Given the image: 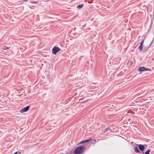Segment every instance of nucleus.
<instances>
[{
	"label": "nucleus",
	"mask_w": 154,
	"mask_h": 154,
	"mask_svg": "<svg viewBox=\"0 0 154 154\" xmlns=\"http://www.w3.org/2000/svg\"><path fill=\"white\" fill-rule=\"evenodd\" d=\"M86 147L83 145L78 147L74 151V152L76 154H82L85 152Z\"/></svg>",
	"instance_id": "1"
},
{
	"label": "nucleus",
	"mask_w": 154,
	"mask_h": 154,
	"mask_svg": "<svg viewBox=\"0 0 154 154\" xmlns=\"http://www.w3.org/2000/svg\"><path fill=\"white\" fill-rule=\"evenodd\" d=\"M61 50L59 48L54 46L52 49V53L54 54H56L57 52Z\"/></svg>",
	"instance_id": "2"
},
{
	"label": "nucleus",
	"mask_w": 154,
	"mask_h": 154,
	"mask_svg": "<svg viewBox=\"0 0 154 154\" xmlns=\"http://www.w3.org/2000/svg\"><path fill=\"white\" fill-rule=\"evenodd\" d=\"M138 70L140 72L146 70L151 71V69H150L146 68L144 67H141L139 68Z\"/></svg>",
	"instance_id": "3"
},
{
	"label": "nucleus",
	"mask_w": 154,
	"mask_h": 154,
	"mask_svg": "<svg viewBox=\"0 0 154 154\" xmlns=\"http://www.w3.org/2000/svg\"><path fill=\"white\" fill-rule=\"evenodd\" d=\"M30 107L29 106H27L26 107L24 108L23 109H22L20 110V113H22L23 112H27L29 109V108Z\"/></svg>",
	"instance_id": "4"
},
{
	"label": "nucleus",
	"mask_w": 154,
	"mask_h": 154,
	"mask_svg": "<svg viewBox=\"0 0 154 154\" xmlns=\"http://www.w3.org/2000/svg\"><path fill=\"white\" fill-rule=\"evenodd\" d=\"M138 147L139 149L141 151H143L145 148V146L142 144L139 145H138Z\"/></svg>",
	"instance_id": "5"
},
{
	"label": "nucleus",
	"mask_w": 154,
	"mask_h": 154,
	"mask_svg": "<svg viewBox=\"0 0 154 154\" xmlns=\"http://www.w3.org/2000/svg\"><path fill=\"white\" fill-rule=\"evenodd\" d=\"M144 43V40H142L140 44V45L139 47V49L140 51L142 50L143 48V45Z\"/></svg>",
	"instance_id": "6"
},
{
	"label": "nucleus",
	"mask_w": 154,
	"mask_h": 154,
	"mask_svg": "<svg viewBox=\"0 0 154 154\" xmlns=\"http://www.w3.org/2000/svg\"><path fill=\"white\" fill-rule=\"evenodd\" d=\"M90 140H88V139H87V140H84V141H81V142H80V143H79L78 144H83V143H87V142H89Z\"/></svg>",
	"instance_id": "7"
},
{
	"label": "nucleus",
	"mask_w": 154,
	"mask_h": 154,
	"mask_svg": "<svg viewBox=\"0 0 154 154\" xmlns=\"http://www.w3.org/2000/svg\"><path fill=\"white\" fill-rule=\"evenodd\" d=\"M134 150L135 152H136L139 153L140 152V151L138 149V148L137 147L134 148Z\"/></svg>",
	"instance_id": "8"
},
{
	"label": "nucleus",
	"mask_w": 154,
	"mask_h": 154,
	"mask_svg": "<svg viewBox=\"0 0 154 154\" xmlns=\"http://www.w3.org/2000/svg\"><path fill=\"white\" fill-rule=\"evenodd\" d=\"M133 64V62L132 61H129L128 63V65L130 66H131Z\"/></svg>",
	"instance_id": "9"
},
{
	"label": "nucleus",
	"mask_w": 154,
	"mask_h": 154,
	"mask_svg": "<svg viewBox=\"0 0 154 154\" xmlns=\"http://www.w3.org/2000/svg\"><path fill=\"white\" fill-rule=\"evenodd\" d=\"M83 5H79L77 6V8H81L83 7Z\"/></svg>",
	"instance_id": "10"
},
{
	"label": "nucleus",
	"mask_w": 154,
	"mask_h": 154,
	"mask_svg": "<svg viewBox=\"0 0 154 154\" xmlns=\"http://www.w3.org/2000/svg\"><path fill=\"white\" fill-rule=\"evenodd\" d=\"M150 152L149 149H148V150L146 151L145 153V154H149V152Z\"/></svg>",
	"instance_id": "11"
},
{
	"label": "nucleus",
	"mask_w": 154,
	"mask_h": 154,
	"mask_svg": "<svg viewBox=\"0 0 154 154\" xmlns=\"http://www.w3.org/2000/svg\"><path fill=\"white\" fill-rule=\"evenodd\" d=\"M9 48V47H3V50H5L8 49Z\"/></svg>",
	"instance_id": "12"
},
{
	"label": "nucleus",
	"mask_w": 154,
	"mask_h": 154,
	"mask_svg": "<svg viewBox=\"0 0 154 154\" xmlns=\"http://www.w3.org/2000/svg\"><path fill=\"white\" fill-rule=\"evenodd\" d=\"M127 112V113H132V114H134V112H131V111L129 110H128Z\"/></svg>",
	"instance_id": "13"
},
{
	"label": "nucleus",
	"mask_w": 154,
	"mask_h": 154,
	"mask_svg": "<svg viewBox=\"0 0 154 154\" xmlns=\"http://www.w3.org/2000/svg\"><path fill=\"white\" fill-rule=\"evenodd\" d=\"M108 129H109V128H106L105 129V131H107Z\"/></svg>",
	"instance_id": "14"
},
{
	"label": "nucleus",
	"mask_w": 154,
	"mask_h": 154,
	"mask_svg": "<svg viewBox=\"0 0 154 154\" xmlns=\"http://www.w3.org/2000/svg\"><path fill=\"white\" fill-rule=\"evenodd\" d=\"M23 1L24 2H27V0H23Z\"/></svg>",
	"instance_id": "15"
},
{
	"label": "nucleus",
	"mask_w": 154,
	"mask_h": 154,
	"mask_svg": "<svg viewBox=\"0 0 154 154\" xmlns=\"http://www.w3.org/2000/svg\"><path fill=\"white\" fill-rule=\"evenodd\" d=\"M82 99L81 98V99H80V100H82Z\"/></svg>",
	"instance_id": "16"
},
{
	"label": "nucleus",
	"mask_w": 154,
	"mask_h": 154,
	"mask_svg": "<svg viewBox=\"0 0 154 154\" xmlns=\"http://www.w3.org/2000/svg\"><path fill=\"white\" fill-rule=\"evenodd\" d=\"M60 154H63L62 153H60Z\"/></svg>",
	"instance_id": "17"
},
{
	"label": "nucleus",
	"mask_w": 154,
	"mask_h": 154,
	"mask_svg": "<svg viewBox=\"0 0 154 154\" xmlns=\"http://www.w3.org/2000/svg\"><path fill=\"white\" fill-rule=\"evenodd\" d=\"M142 154H144V153H143Z\"/></svg>",
	"instance_id": "18"
}]
</instances>
